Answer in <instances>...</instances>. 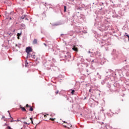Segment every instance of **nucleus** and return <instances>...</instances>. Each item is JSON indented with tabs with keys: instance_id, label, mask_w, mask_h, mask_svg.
Returning <instances> with one entry per match:
<instances>
[{
	"instance_id": "aec40b11",
	"label": "nucleus",
	"mask_w": 129,
	"mask_h": 129,
	"mask_svg": "<svg viewBox=\"0 0 129 129\" xmlns=\"http://www.w3.org/2000/svg\"><path fill=\"white\" fill-rule=\"evenodd\" d=\"M27 64H28V63H25V67H27Z\"/></svg>"
},
{
	"instance_id": "a878e982",
	"label": "nucleus",
	"mask_w": 129,
	"mask_h": 129,
	"mask_svg": "<svg viewBox=\"0 0 129 129\" xmlns=\"http://www.w3.org/2000/svg\"><path fill=\"white\" fill-rule=\"evenodd\" d=\"M5 118V116H3V118Z\"/></svg>"
},
{
	"instance_id": "cd10ccee",
	"label": "nucleus",
	"mask_w": 129,
	"mask_h": 129,
	"mask_svg": "<svg viewBox=\"0 0 129 129\" xmlns=\"http://www.w3.org/2000/svg\"><path fill=\"white\" fill-rule=\"evenodd\" d=\"M9 115H10V117H11V113H9Z\"/></svg>"
},
{
	"instance_id": "ea45409f",
	"label": "nucleus",
	"mask_w": 129,
	"mask_h": 129,
	"mask_svg": "<svg viewBox=\"0 0 129 129\" xmlns=\"http://www.w3.org/2000/svg\"><path fill=\"white\" fill-rule=\"evenodd\" d=\"M70 126H71H71H72V125H71Z\"/></svg>"
},
{
	"instance_id": "e433bc0d",
	"label": "nucleus",
	"mask_w": 129,
	"mask_h": 129,
	"mask_svg": "<svg viewBox=\"0 0 129 129\" xmlns=\"http://www.w3.org/2000/svg\"><path fill=\"white\" fill-rule=\"evenodd\" d=\"M11 34H12V33L9 34V35H11Z\"/></svg>"
},
{
	"instance_id": "393cba45",
	"label": "nucleus",
	"mask_w": 129,
	"mask_h": 129,
	"mask_svg": "<svg viewBox=\"0 0 129 129\" xmlns=\"http://www.w3.org/2000/svg\"><path fill=\"white\" fill-rule=\"evenodd\" d=\"M13 121H14V120H11V122H13Z\"/></svg>"
},
{
	"instance_id": "4c0bfd02",
	"label": "nucleus",
	"mask_w": 129,
	"mask_h": 129,
	"mask_svg": "<svg viewBox=\"0 0 129 129\" xmlns=\"http://www.w3.org/2000/svg\"><path fill=\"white\" fill-rule=\"evenodd\" d=\"M11 34H12V33L9 34V35H11Z\"/></svg>"
},
{
	"instance_id": "c85d7f7f",
	"label": "nucleus",
	"mask_w": 129,
	"mask_h": 129,
	"mask_svg": "<svg viewBox=\"0 0 129 129\" xmlns=\"http://www.w3.org/2000/svg\"><path fill=\"white\" fill-rule=\"evenodd\" d=\"M11 118H12V119H14V118L13 117H11Z\"/></svg>"
},
{
	"instance_id": "c9c22d12",
	"label": "nucleus",
	"mask_w": 129,
	"mask_h": 129,
	"mask_svg": "<svg viewBox=\"0 0 129 129\" xmlns=\"http://www.w3.org/2000/svg\"><path fill=\"white\" fill-rule=\"evenodd\" d=\"M23 25H24V24H22V26H23Z\"/></svg>"
},
{
	"instance_id": "6e6552de",
	"label": "nucleus",
	"mask_w": 129,
	"mask_h": 129,
	"mask_svg": "<svg viewBox=\"0 0 129 129\" xmlns=\"http://www.w3.org/2000/svg\"><path fill=\"white\" fill-rule=\"evenodd\" d=\"M17 37H20V36H22V31H21L20 33H17Z\"/></svg>"
},
{
	"instance_id": "412c9836",
	"label": "nucleus",
	"mask_w": 129,
	"mask_h": 129,
	"mask_svg": "<svg viewBox=\"0 0 129 129\" xmlns=\"http://www.w3.org/2000/svg\"><path fill=\"white\" fill-rule=\"evenodd\" d=\"M30 120H33V118H30Z\"/></svg>"
},
{
	"instance_id": "f03ea898",
	"label": "nucleus",
	"mask_w": 129,
	"mask_h": 129,
	"mask_svg": "<svg viewBox=\"0 0 129 129\" xmlns=\"http://www.w3.org/2000/svg\"><path fill=\"white\" fill-rule=\"evenodd\" d=\"M26 53H30V52H32V48L30 47H28L26 48Z\"/></svg>"
},
{
	"instance_id": "2eb2a0df",
	"label": "nucleus",
	"mask_w": 129,
	"mask_h": 129,
	"mask_svg": "<svg viewBox=\"0 0 129 129\" xmlns=\"http://www.w3.org/2000/svg\"><path fill=\"white\" fill-rule=\"evenodd\" d=\"M24 20H25V21H29V19H28L27 17H26Z\"/></svg>"
},
{
	"instance_id": "ddd939ff",
	"label": "nucleus",
	"mask_w": 129,
	"mask_h": 129,
	"mask_svg": "<svg viewBox=\"0 0 129 129\" xmlns=\"http://www.w3.org/2000/svg\"><path fill=\"white\" fill-rule=\"evenodd\" d=\"M55 94H58V93H59V91L57 90L56 91H55Z\"/></svg>"
},
{
	"instance_id": "72a5a7b5",
	"label": "nucleus",
	"mask_w": 129,
	"mask_h": 129,
	"mask_svg": "<svg viewBox=\"0 0 129 129\" xmlns=\"http://www.w3.org/2000/svg\"><path fill=\"white\" fill-rule=\"evenodd\" d=\"M8 112L10 113V111H8Z\"/></svg>"
},
{
	"instance_id": "58836bf2",
	"label": "nucleus",
	"mask_w": 129,
	"mask_h": 129,
	"mask_svg": "<svg viewBox=\"0 0 129 129\" xmlns=\"http://www.w3.org/2000/svg\"><path fill=\"white\" fill-rule=\"evenodd\" d=\"M11 34H12V33L9 34V35H11Z\"/></svg>"
},
{
	"instance_id": "39448f33",
	"label": "nucleus",
	"mask_w": 129,
	"mask_h": 129,
	"mask_svg": "<svg viewBox=\"0 0 129 129\" xmlns=\"http://www.w3.org/2000/svg\"><path fill=\"white\" fill-rule=\"evenodd\" d=\"M37 43H38V40H37V39H35L33 41V44H37Z\"/></svg>"
},
{
	"instance_id": "dca6fc26",
	"label": "nucleus",
	"mask_w": 129,
	"mask_h": 129,
	"mask_svg": "<svg viewBox=\"0 0 129 129\" xmlns=\"http://www.w3.org/2000/svg\"><path fill=\"white\" fill-rule=\"evenodd\" d=\"M26 107H30V106H29V104H27L26 105Z\"/></svg>"
},
{
	"instance_id": "f257e3e1",
	"label": "nucleus",
	"mask_w": 129,
	"mask_h": 129,
	"mask_svg": "<svg viewBox=\"0 0 129 129\" xmlns=\"http://www.w3.org/2000/svg\"><path fill=\"white\" fill-rule=\"evenodd\" d=\"M109 28V26L107 24H106L105 25H101L100 26V30L102 31H106L107 30H108Z\"/></svg>"
},
{
	"instance_id": "2f4dec72",
	"label": "nucleus",
	"mask_w": 129,
	"mask_h": 129,
	"mask_svg": "<svg viewBox=\"0 0 129 129\" xmlns=\"http://www.w3.org/2000/svg\"><path fill=\"white\" fill-rule=\"evenodd\" d=\"M17 121H20V120H17Z\"/></svg>"
},
{
	"instance_id": "a211bd4d",
	"label": "nucleus",
	"mask_w": 129,
	"mask_h": 129,
	"mask_svg": "<svg viewBox=\"0 0 129 129\" xmlns=\"http://www.w3.org/2000/svg\"><path fill=\"white\" fill-rule=\"evenodd\" d=\"M17 39H18V40H20V36H17Z\"/></svg>"
},
{
	"instance_id": "f3484780",
	"label": "nucleus",
	"mask_w": 129,
	"mask_h": 129,
	"mask_svg": "<svg viewBox=\"0 0 129 129\" xmlns=\"http://www.w3.org/2000/svg\"><path fill=\"white\" fill-rule=\"evenodd\" d=\"M43 45H44V46H45V47H47V44L46 43H43Z\"/></svg>"
},
{
	"instance_id": "b1692460",
	"label": "nucleus",
	"mask_w": 129,
	"mask_h": 129,
	"mask_svg": "<svg viewBox=\"0 0 129 129\" xmlns=\"http://www.w3.org/2000/svg\"><path fill=\"white\" fill-rule=\"evenodd\" d=\"M22 119H26V117L22 118Z\"/></svg>"
},
{
	"instance_id": "a19ab883",
	"label": "nucleus",
	"mask_w": 129,
	"mask_h": 129,
	"mask_svg": "<svg viewBox=\"0 0 129 129\" xmlns=\"http://www.w3.org/2000/svg\"><path fill=\"white\" fill-rule=\"evenodd\" d=\"M23 1H25V0H23Z\"/></svg>"
},
{
	"instance_id": "423d86ee",
	"label": "nucleus",
	"mask_w": 129,
	"mask_h": 129,
	"mask_svg": "<svg viewBox=\"0 0 129 129\" xmlns=\"http://www.w3.org/2000/svg\"><path fill=\"white\" fill-rule=\"evenodd\" d=\"M26 18H27V15H24L21 17V19H22V20H24Z\"/></svg>"
},
{
	"instance_id": "f8f14e48",
	"label": "nucleus",
	"mask_w": 129,
	"mask_h": 129,
	"mask_svg": "<svg viewBox=\"0 0 129 129\" xmlns=\"http://www.w3.org/2000/svg\"><path fill=\"white\" fill-rule=\"evenodd\" d=\"M49 119L50 120H52V121H54V120H55V118H50Z\"/></svg>"
},
{
	"instance_id": "20e7f679",
	"label": "nucleus",
	"mask_w": 129,
	"mask_h": 129,
	"mask_svg": "<svg viewBox=\"0 0 129 129\" xmlns=\"http://www.w3.org/2000/svg\"><path fill=\"white\" fill-rule=\"evenodd\" d=\"M20 108L21 109L22 111H27V110H26V108H25V107H22L21 106H20Z\"/></svg>"
},
{
	"instance_id": "7c9ffc66",
	"label": "nucleus",
	"mask_w": 129,
	"mask_h": 129,
	"mask_svg": "<svg viewBox=\"0 0 129 129\" xmlns=\"http://www.w3.org/2000/svg\"><path fill=\"white\" fill-rule=\"evenodd\" d=\"M97 75H98V74H99V73H97Z\"/></svg>"
},
{
	"instance_id": "5701e85b",
	"label": "nucleus",
	"mask_w": 129,
	"mask_h": 129,
	"mask_svg": "<svg viewBox=\"0 0 129 129\" xmlns=\"http://www.w3.org/2000/svg\"><path fill=\"white\" fill-rule=\"evenodd\" d=\"M64 123H67V122H66L65 121H63Z\"/></svg>"
},
{
	"instance_id": "9d476101",
	"label": "nucleus",
	"mask_w": 129,
	"mask_h": 129,
	"mask_svg": "<svg viewBox=\"0 0 129 129\" xmlns=\"http://www.w3.org/2000/svg\"><path fill=\"white\" fill-rule=\"evenodd\" d=\"M67 9V7L66 6H64V12L66 13V10Z\"/></svg>"
},
{
	"instance_id": "f704fd0d",
	"label": "nucleus",
	"mask_w": 129,
	"mask_h": 129,
	"mask_svg": "<svg viewBox=\"0 0 129 129\" xmlns=\"http://www.w3.org/2000/svg\"><path fill=\"white\" fill-rule=\"evenodd\" d=\"M46 117V115H44V117Z\"/></svg>"
},
{
	"instance_id": "4be33fe9",
	"label": "nucleus",
	"mask_w": 129,
	"mask_h": 129,
	"mask_svg": "<svg viewBox=\"0 0 129 129\" xmlns=\"http://www.w3.org/2000/svg\"><path fill=\"white\" fill-rule=\"evenodd\" d=\"M4 125V126H5V125H8V124L5 123Z\"/></svg>"
},
{
	"instance_id": "473e14b6",
	"label": "nucleus",
	"mask_w": 129,
	"mask_h": 129,
	"mask_svg": "<svg viewBox=\"0 0 129 129\" xmlns=\"http://www.w3.org/2000/svg\"><path fill=\"white\" fill-rule=\"evenodd\" d=\"M31 121H32V123H33V120H31Z\"/></svg>"
},
{
	"instance_id": "1a4fd4ad",
	"label": "nucleus",
	"mask_w": 129,
	"mask_h": 129,
	"mask_svg": "<svg viewBox=\"0 0 129 129\" xmlns=\"http://www.w3.org/2000/svg\"><path fill=\"white\" fill-rule=\"evenodd\" d=\"M30 109H29V111H33V110H34V109H33V107H32V106H30Z\"/></svg>"
},
{
	"instance_id": "bb28decb",
	"label": "nucleus",
	"mask_w": 129,
	"mask_h": 129,
	"mask_svg": "<svg viewBox=\"0 0 129 129\" xmlns=\"http://www.w3.org/2000/svg\"><path fill=\"white\" fill-rule=\"evenodd\" d=\"M16 47H18V45L17 44H16Z\"/></svg>"
},
{
	"instance_id": "c756f323",
	"label": "nucleus",
	"mask_w": 129,
	"mask_h": 129,
	"mask_svg": "<svg viewBox=\"0 0 129 129\" xmlns=\"http://www.w3.org/2000/svg\"><path fill=\"white\" fill-rule=\"evenodd\" d=\"M25 123L26 124H27V122H25Z\"/></svg>"
},
{
	"instance_id": "4468645a",
	"label": "nucleus",
	"mask_w": 129,
	"mask_h": 129,
	"mask_svg": "<svg viewBox=\"0 0 129 129\" xmlns=\"http://www.w3.org/2000/svg\"><path fill=\"white\" fill-rule=\"evenodd\" d=\"M27 56L28 57H31V55H30V52L27 53Z\"/></svg>"
},
{
	"instance_id": "6ab92c4d",
	"label": "nucleus",
	"mask_w": 129,
	"mask_h": 129,
	"mask_svg": "<svg viewBox=\"0 0 129 129\" xmlns=\"http://www.w3.org/2000/svg\"><path fill=\"white\" fill-rule=\"evenodd\" d=\"M89 92H91V89H89Z\"/></svg>"
},
{
	"instance_id": "0eeeda50",
	"label": "nucleus",
	"mask_w": 129,
	"mask_h": 129,
	"mask_svg": "<svg viewBox=\"0 0 129 129\" xmlns=\"http://www.w3.org/2000/svg\"><path fill=\"white\" fill-rule=\"evenodd\" d=\"M69 34L70 36H73V34H74V33L73 32V31H70Z\"/></svg>"
},
{
	"instance_id": "79ce46f5",
	"label": "nucleus",
	"mask_w": 129,
	"mask_h": 129,
	"mask_svg": "<svg viewBox=\"0 0 129 129\" xmlns=\"http://www.w3.org/2000/svg\"><path fill=\"white\" fill-rule=\"evenodd\" d=\"M21 129H23V128H21Z\"/></svg>"
},
{
	"instance_id": "9b49d317",
	"label": "nucleus",
	"mask_w": 129,
	"mask_h": 129,
	"mask_svg": "<svg viewBox=\"0 0 129 129\" xmlns=\"http://www.w3.org/2000/svg\"><path fill=\"white\" fill-rule=\"evenodd\" d=\"M74 92H75V91L74 90H72L71 92L72 94H74Z\"/></svg>"
},
{
	"instance_id": "7ed1b4c3",
	"label": "nucleus",
	"mask_w": 129,
	"mask_h": 129,
	"mask_svg": "<svg viewBox=\"0 0 129 129\" xmlns=\"http://www.w3.org/2000/svg\"><path fill=\"white\" fill-rule=\"evenodd\" d=\"M72 49L74 50V51H75L76 52H78V48H77L76 47V46L74 45L73 46V47L72 48Z\"/></svg>"
}]
</instances>
